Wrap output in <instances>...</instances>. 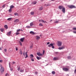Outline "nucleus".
Wrapping results in <instances>:
<instances>
[{"label":"nucleus","instance_id":"1","mask_svg":"<svg viewBox=\"0 0 76 76\" xmlns=\"http://www.w3.org/2000/svg\"><path fill=\"white\" fill-rule=\"evenodd\" d=\"M58 47H61L62 45V42L60 41H58L56 43Z\"/></svg>","mask_w":76,"mask_h":76},{"label":"nucleus","instance_id":"2","mask_svg":"<svg viewBox=\"0 0 76 76\" xmlns=\"http://www.w3.org/2000/svg\"><path fill=\"white\" fill-rule=\"evenodd\" d=\"M68 7L70 9H73V8H76L75 6L74 5H68Z\"/></svg>","mask_w":76,"mask_h":76},{"label":"nucleus","instance_id":"3","mask_svg":"<svg viewBox=\"0 0 76 76\" xmlns=\"http://www.w3.org/2000/svg\"><path fill=\"white\" fill-rule=\"evenodd\" d=\"M23 55H24V56H26L25 57V58H26L27 57H28V52H26L25 54V52H24L23 53Z\"/></svg>","mask_w":76,"mask_h":76},{"label":"nucleus","instance_id":"4","mask_svg":"<svg viewBox=\"0 0 76 76\" xmlns=\"http://www.w3.org/2000/svg\"><path fill=\"white\" fill-rule=\"evenodd\" d=\"M65 48V46L64 45L62 46L61 47H59L58 48V50H63V49H64Z\"/></svg>","mask_w":76,"mask_h":76},{"label":"nucleus","instance_id":"5","mask_svg":"<svg viewBox=\"0 0 76 76\" xmlns=\"http://www.w3.org/2000/svg\"><path fill=\"white\" fill-rule=\"evenodd\" d=\"M37 56H38L39 57H40V56H42V54L40 52L37 53Z\"/></svg>","mask_w":76,"mask_h":76},{"label":"nucleus","instance_id":"6","mask_svg":"<svg viewBox=\"0 0 76 76\" xmlns=\"http://www.w3.org/2000/svg\"><path fill=\"white\" fill-rule=\"evenodd\" d=\"M63 69L64 71H66V72H67V71L69 70V69L67 68H63Z\"/></svg>","mask_w":76,"mask_h":76},{"label":"nucleus","instance_id":"7","mask_svg":"<svg viewBox=\"0 0 76 76\" xmlns=\"http://www.w3.org/2000/svg\"><path fill=\"white\" fill-rule=\"evenodd\" d=\"M4 68L3 67H1V73H3V72H4Z\"/></svg>","mask_w":76,"mask_h":76},{"label":"nucleus","instance_id":"8","mask_svg":"<svg viewBox=\"0 0 76 76\" xmlns=\"http://www.w3.org/2000/svg\"><path fill=\"white\" fill-rule=\"evenodd\" d=\"M66 10V9L64 7L62 9V12L64 13H65V12Z\"/></svg>","mask_w":76,"mask_h":76},{"label":"nucleus","instance_id":"9","mask_svg":"<svg viewBox=\"0 0 76 76\" xmlns=\"http://www.w3.org/2000/svg\"><path fill=\"white\" fill-rule=\"evenodd\" d=\"M64 7L62 6H60L58 7V8L59 9H60V10H61V9H63V8Z\"/></svg>","mask_w":76,"mask_h":76},{"label":"nucleus","instance_id":"10","mask_svg":"<svg viewBox=\"0 0 76 76\" xmlns=\"http://www.w3.org/2000/svg\"><path fill=\"white\" fill-rule=\"evenodd\" d=\"M25 39V38L23 37V38H21L20 40L21 42H23V41H24V39Z\"/></svg>","mask_w":76,"mask_h":76},{"label":"nucleus","instance_id":"11","mask_svg":"<svg viewBox=\"0 0 76 76\" xmlns=\"http://www.w3.org/2000/svg\"><path fill=\"white\" fill-rule=\"evenodd\" d=\"M36 38L37 40H39V39H40V37L39 36H36Z\"/></svg>","mask_w":76,"mask_h":76},{"label":"nucleus","instance_id":"12","mask_svg":"<svg viewBox=\"0 0 76 76\" xmlns=\"http://www.w3.org/2000/svg\"><path fill=\"white\" fill-rule=\"evenodd\" d=\"M19 22V20L18 19L15 20L14 21V22Z\"/></svg>","mask_w":76,"mask_h":76},{"label":"nucleus","instance_id":"13","mask_svg":"<svg viewBox=\"0 0 76 76\" xmlns=\"http://www.w3.org/2000/svg\"><path fill=\"white\" fill-rule=\"evenodd\" d=\"M58 58H57V57H54L53 58V60H58Z\"/></svg>","mask_w":76,"mask_h":76},{"label":"nucleus","instance_id":"14","mask_svg":"<svg viewBox=\"0 0 76 76\" xmlns=\"http://www.w3.org/2000/svg\"><path fill=\"white\" fill-rule=\"evenodd\" d=\"M30 33L32 35H35V33L34 31H31L30 32Z\"/></svg>","mask_w":76,"mask_h":76},{"label":"nucleus","instance_id":"15","mask_svg":"<svg viewBox=\"0 0 76 76\" xmlns=\"http://www.w3.org/2000/svg\"><path fill=\"white\" fill-rule=\"evenodd\" d=\"M53 43H51L48 45V47H51L52 46H53Z\"/></svg>","mask_w":76,"mask_h":76},{"label":"nucleus","instance_id":"16","mask_svg":"<svg viewBox=\"0 0 76 76\" xmlns=\"http://www.w3.org/2000/svg\"><path fill=\"white\" fill-rule=\"evenodd\" d=\"M11 32H12L11 31H10L9 33H8L7 34V36H9V35H10L11 34Z\"/></svg>","mask_w":76,"mask_h":76},{"label":"nucleus","instance_id":"17","mask_svg":"<svg viewBox=\"0 0 76 76\" xmlns=\"http://www.w3.org/2000/svg\"><path fill=\"white\" fill-rule=\"evenodd\" d=\"M34 25V24L33 23V22H32L30 23V26H32Z\"/></svg>","mask_w":76,"mask_h":76},{"label":"nucleus","instance_id":"18","mask_svg":"<svg viewBox=\"0 0 76 76\" xmlns=\"http://www.w3.org/2000/svg\"><path fill=\"white\" fill-rule=\"evenodd\" d=\"M12 18H9L7 19V20L9 21H10V20H12Z\"/></svg>","mask_w":76,"mask_h":76},{"label":"nucleus","instance_id":"19","mask_svg":"<svg viewBox=\"0 0 76 76\" xmlns=\"http://www.w3.org/2000/svg\"><path fill=\"white\" fill-rule=\"evenodd\" d=\"M37 60H40V59H41V58L40 57H39L38 56H37Z\"/></svg>","mask_w":76,"mask_h":76},{"label":"nucleus","instance_id":"20","mask_svg":"<svg viewBox=\"0 0 76 76\" xmlns=\"http://www.w3.org/2000/svg\"><path fill=\"white\" fill-rule=\"evenodd\" d=\"M34 57V55L32 54L30 55V58H32Z\"/></svg>","mask_w":76,"mask_h":76},{"label":"nucleus","instance_id":"21","mask_svg":"<svg viewBox=\"0 0 76 76\" xmlns=\"http://www.w3.org/2000/svg\"><path fill=\"white\" fill-rule=\"evenodd\" d=\"M4 28H6V29H7V28H8V26L7 25H5L4 26Z\"/></svg>","mask_w":76,"mask_h":76},{"label":"nucleus","instance_id":"22","mask_svg":"<svg viewBox=\"0 0 76 76\" xmlns=\"http://www.w3.org/2000/svg\"><path fill=\"white\" fill-rule=\"evenodd\" d=\"M0 30L1 32H3V31H4V29L3 28H0Z\"/></svg>","mask_w":76,"mask_h":76},{"label":"nucleus","instance_id":"23","mask_svg":"<svg viewBox=\"0 0 76 76\" xmlns=\"http://www.w3.org/2000/svg\"><path fill=\"white\" fill-rule=\"evenodd\" d=\"M41 22H43L44 23H45V22H46V21H44V20H41Z\"/></svg>","mask_w":76,"mask_h":76},{"label":"nucleus","instance_id":"24","mask_svg":"<svg viewBox=\"0 0 76 76\" xmlns=\"http://www.w3.org/2000/svg\"><path fill=\"white\" fill-rule=\"evenodd\" d=\"M14 15L15 16H16V15L19 16V15H18V13H14Z\"/></svg>","mask_w":76,"mask_h":76},{"label":"nucleus","instance_id":"25","mask_svg":"<svg viewBox=\"0 0 76 76\" xmlns=\"http://www.w3.org/2000/svg\"><path fill=\"white\" fill-rule=\"evenodd\" d=\"M10 9H12V8H13V7H14V6H13V5H11V6H10Z\"/></svg>","mask_w":76,"mask_h":76},{"label":"nucleus","instance_id":"26","mask_svg":"<svg viewBox=\"0 0 76 76\" xmlns=\"http://www.w3.org/2000/svg\"><path fill=\"white\" fill-rule=\"evenodd\" d=\"M20 34V33L16 32L15 33V35H19Z\"/></svg>","mask_w":76,"mask_h":76},{"label":"nucleus","instance_id":"27","mask_svg":"<svg viewBox=\"0 0 76 76\" xmlns=\"http://www.w3.org/2000/svg\"><path fill=\"white\" fill-rule=\"evenodd\" d=\"M31 15H34V12H31Z\"/></svg>","mask_w":76,"mask_h":76},{"label":"nucleus","instance_id":"28","mask_svg":"<svg viewBox=\"0 0 76 76\" xmlns=\"http://www.w3.org/2000/svg\"><path fill=\"white\" fill-rule=\"evenodd\" d=\"M52 73L53 75H54L56 73V72L55 71H52Z\"/></svg>","mask_w":76,"mask_h":76},{"label":"nucleus","instance_id":"29","mask_svg":"<svg viewBox=\"0 0 76 76\" xmlns=\"http://www.w3.org/2000/svg\"><path fill=\"white\" fill-rule=\"evenodd\" d=\"M42 9H43V7H40L39 9V10H42Z\"/></svg>","mask_w":76,"mask_h":76},{"label":"nucleus","instance_id":"30","mask_svg":"<svg viewBox=\"0 0 76 76\" xmlns=\"http://www.w3.org/2000/svg\"><path fill=\"white\" fill-rule=\"evenodd\" d=\"M37 4V1H34L33 2V4Z\"/></svg>","mask_w":76,"mask_h":76},{"label":"nucleus","instance_id":"31","mask_svg":"<svg viewBox=\"0 0 76 76\" xmlns=\"http://www.w3.org/2000/svg\"><path fill=\"white\" fill-rule=\"evenodd\" d=\"M26 28H31V26H27Z\"/></svg>","mask_w":76,"mask_h":76},{"label":"nucleus","instance_id":"32","mask_svg":"<svg viewBox=\"0 0 76 76\" xmlns=\"http://www.w3.org/2000/svg\"><path fill=\"white\" fill-rule=\"evenodd\" d=\"M33 47V44H32L30 46V48H32Z\"/></svg>","mask_w":76,"mask_h":76},{"label":"nucleus","instance_id":"33","mask_svg":"<svg viewBox=\"0 0 76 76\" xmlns=\"http://www.w3.org/2000/svg\"><path fill=\"white\" fill-rule=\"evenodd\" d=\"M19 31H20V29H18L17 30V32H19Z\"/></svg>","mask_w":76,"mask_h":76},{"label":"nucleus","instance_id":"34","mask_svg":"<svg viewBox=\"0 0 76 76\" xmlns=\"http://www.w3.org/2000/svg\"><path fill=\"white\" fill-rule=\"evenodd\" d=\"M9 12H12V9L10 8V9L9 10Z\"/></svg>","mask_w":76,"mask_h":76},{"label":"nucleus","instance_id":"35","mask_svg":"<svg viewBox=\"0 0 76 76\" xmlns=\"http://www.w3.org/2000/svg\"><path fill=\"white\" fill-rule=\"evenodd\" d=\"M45 53V51L44 50H43V53L42 54V56H43V55H44V54Z\"/></svg>","mask_w":76,"mask_h":76},{"label":"nucleus","instance_id":"36","mask_svg":"<svg viewBox=\"0 0 76 76\" xmlns=\"http://www.w3.org/2000/svg\"><path fill=\"white\" fill-rule=\"evenodd\" d=\"M19 43H20V45H21H21H22V43L21 42H19Z\"/></svg>","mask_w":76,"mask_h":76},{"label":"nucleus","instance_id":"37","mask_svg":"<svg viewBox=\"0 0 76 76\" xmlns=\"http://www.w3.org/2000/svg\"><path fill=\"white\" fill-rule=\"evenodd\" d=\"M58 20H57L56 21H55V22H54V23H58Z\"/></svg>","mask_w":76,"mask_h":76},{"label":"nucleus","instance_id":"38","mask_svg":"<svg viewBox=\"0 0 76 76\" xmlns=\"http://www.w3.org/2000/svg\"><path fill=\"white\" fill-rule=\"evenodd\" d=\"M20 53L21 54H23V53H22V51H20Z\"/></svg>","mask_w":76,"mask_h":76},{"label":"nucleus","instance_id":"39","mask_svg":"<svg viewBox=\"0 0 76 76\" xmlns=\"http://www.w3.org/2000/svg\"><path fill=\"white\" fill-rule=\"evenodd\" d=\"M67 58H68V59H70V58H71V57H70V56H68Z\"/></svg>","mask_w":76,"mask_h":76},{"label":"nucleus","instance_id":"40","mask_svg":"<svg viewBox=\"0 0 76 76\" xmlns=\"http://www.w3.org/2000/svg\"><path fill=\"white\" fill-rule=\"evenodd\" d=\"M39 26H43V25H42V24L40 23L39 24Z\"/></svg>","mask_w":76,"mask_h":76},{"label":"nucleus","instance_id":"41","mask_svg":"<svg viewBox=\"0 0 76 76\" xmlns=\"http://www.w3.org/2000/svg\"><path fill=\"white\" fill-rule=\"evenodd\" d=\"M49 6V5L47 4H45V6Z\"/></svg>","mask_w":76,"mask_h":76},{"label":"nucleus","instance_id":"42","mask_svg":"<svg viewBox=\"0 0 76 76\" xmlns=\"http://www.w3.org/2000/svg\"><path fill=\"white\" fill-rule=\"evenodd\" d=\"M31 58V60L32 61H34V59L32 58Z\"/></svg>","mask_w":76,"mask_h":76},{"label":"nucleus","instance_id":"43","mask_svg":"<svg viewBox=\"0 0 76 76\" xmlns=\"http://www.w3.org/2000/svg\"><path fill=\"white\" fill-rule=\"evenodd\" d=\"M9 76V74L7 73L5 75V76Z\"/></svg>","mask_w":76,"mask_h":76},{"label":"nucleus","instance_id":"44","mask_svg":"<svg viewBox=\"0 0 76 76\" xmlns=\"http://www.w3.org/2000/svg\"><path fill=\"white\" fill-rule=\"evenodd\" d=\"M15 50L16 51H18V47H16L15 48Z\"/></svg>","mask_w":76,"mask_h":76},{"label":"nucleus","instance_id":"45","mask_svg":"<svg viewBox=\"0 0 76 76\" xmlns=\"http://www.w3.org/2000/svg\"><path fill=\"white\" fill-rule=\"evenodd\" d=\"M73 30H76V27H75L73 28Z\"/></svg>","mask_w":76,"mask_h":76},{"label":"nucleus","instance_id":"46","mask_svg":"<svg viewBox=\"0 0 76 76\" xmlns=\"http://www.w3.org/2000/svg\"><path fill=\"white\" fill-rule=\"evenodd\" d=\"M23 70H21L20 71V72H23Z\"/></svg>","mask_w":76,"mask_h":76},{"label":"nucleus","instance_id":"47","mask_svg":"<svg viewBox=\"0 0 76 76\" xmlns=\"http://www.w3.org/2000/svg\"><path fill=\"white\" fill-rule=\"evenodd\" d=\"M20 67H19L18 69V71H19V70H20Z\"/></svg>","mask_w":76,"mask_h":76},{"label":"nucleus","instance_id":"48","mask_svg":"<svg viewBox=\"0 0 76 76\" xmlns=\"http://www.w3.org/2000/svg\"><path fill=\"white\" fill-rule=\"evenodd\" d=\"M4 51H5V52H6V51H7V49H4Z\"/></svg>","mask_w":76,"mask_h":76},{"label":"nucleus","instance_id":"49","mask_svg":"<svg viewBox=\"0 0 76 76\" xmlns=\"http://www.w3.org/2000/svg\"><path fill=\"white\" fill-rule=\"evenodd\" d=\"M3 62V60H0V63H2Z\"/></svg>","mask_w":76,"mask_h":76},{"label":"nucleus","instance_id":"50","mask_svg":"<svg viewBox=\"0 0 76 76\" xmlns=\"http://www.w3.org/2000/svg\"><path fill=\"white\" fill-rule=\"evenodd\" d=\"M48 44H50V42H48L47 44V45H48Z\"/></svg>","mask_w":76,"mask_h":76},{"label":"nucleus","instance_id":"51","mask_svg":"<svg viewBox=\"0 0 76 76\" xmlns=\"http://www.w3.org/2000/svg\"><path fill=\"white\" fill-rule=\"evenodd\" d=\"M74 73H76V69L75 70Z\"/></svg>","mask_w":76,"mask_h":76},{"label":"nucleus","instance_id":"52","mask_svg":"<svg viewBox=\"0 0 76 76\" xmlns=\"http://www.w3.org/2000/svg\"><path fill=\"white\" fill-rule=\"evenodd\" d=\"M52 46V48H54V46H53V45Z\"/></svg>","mask_w":76,"mask_h":76},{"label":"nucleus","instance_id":"53","mask_svg":"<svg viewBox=\"0 0 76 76\" xmlns=\"http://www.w3.org/2000/svg\"><path fill=\"white\" fill-rule=\"evenodd\" d=\"M73 32L74 34H76V31H73Z\"/></svg>","mask_w":76,"mask_h":76},{"label":"nucleus","instance_id":"54","mask_svg":"<svg viewBox=\"0 0 76 76\" xmlns=\"http://www.w3.org/2000/svg\"><path fill=\"white\" fill-rule=\"evenodd\" d=\"M9 65L10 67V63H9Z\"/></svg>","mask_w":76,"mask_h":76},{"label":"nucleus","instance_id":"55","mask_svg":"<svg viewBox=\"0 0 76 76\" xmlns=\"http://www.w3.org/2000/svg\"><path fill=\"white\" fill-rule=\"evenodd\" d=\"M4 6H5V5H3V6H2V7H4Z\"/></svg>","mask_w":76,"mask_h":76},{"label":"nucleus","instance_id":"56","mask_svg":"<svg viewBox=\"0 0 76 76\" xmlns=\"http://www.w3.org/2000/svg\"><path fill=\"white\" fill-rule=\"evenodd\" d=\"M35 74H37L38 73V72H35Z\"/></svg>","mask_w":76,"mask_h":76},{"label":"nucleus","instance_id":"57","mask_svg":"<svg viewBox=\"0 0 76 76\" xmlns=\"http://www.w3.org/2000/svg\"><path fill=\"white\" fill-rule=\"evenodd\" d=\"M12 63H13V64H15V62H12Z\"/></svg>","mask_w":76,"mask_h":76},{"label":"nucleus","instance_id":"58","mask_svg":"<svg viewBox=\"0 0 76 76\" xmlns=\"http://www.w3.org/2000/svg\"><path fill=\"white\" fill-rule=\"evenodd\" d=\"M11 71H12V70H13V69H10Z\"/></svg>","mask_w":76,"mask_h":76},{"label":"nucleus","instance_id":"59","mask_svg":"<svg viewBox=\"0 0 76 76\" xmlns=\"http://www.w3.org/2000/svg\"><path fill=\"white\" fill-rule=\"evenodd\" d=\"M39 22H41V20H39Z\"/></svg>","mask_w":76,"mask_h":76},{"label":"nucleus","instance_id":"60","mask_svg":"<svg viewBox=\"0 0 76 76\" xmlns=\"http://www.w3.org/2000/svg\"><path fill=\"white\" fill-rule=\"evenodd\" d=\"M21 31H23V30H22V29H21Z\"/></svg>","mask_w":76,"mask_h":76},{"label":"nucleus","instance_id":"61","mask_svg":"<svg viewBox=\"0 0 76 76\" xmlns=\"http://www.w3.org/2000/svg\"><path fill=\"white\" fill-rule=\"evenodd\" d=\"M54 0H52V1H54Z\"/></svg>","mask_w":76,"mask_h":76},{"label":"nucleus","instance_id":"62","mask_svg":"<svg viewBox=\"0 0 76 76\" xmlns=\"http://www.w3.org/2000/svg\"><path fill=\"white\" fill-rule=\"evenodd\" d=\"M50 21L51 22V21H52V20H50Z\"/></svg>","mask_w":76,"mask_h":76},{"label":"nucleus","instance_id":"63","mask_svg":"<svg viewBox=\"0 0 76 76\" xmlns=\"http://www.w3.org/2000/svg\"><path fill=\"white\" fill-rule=\"evenodd\" d=\"M0 50H1V48L0 47Z\"/></svg>","mask_w":76,"mask_h":76},{"label":"nucleus","instance_id":"64","mask_svg":"<svg viewBox=\"0 0 76 76\" xmlns=\"http://www.w3.org/2000/svg\"><path fill=\"white\" fill-rule=\"evenodd\" d=\"M41 0V1H42L43 0Z\"/></svg>","mask_w":76,"mask_h":76}]
</instances>
